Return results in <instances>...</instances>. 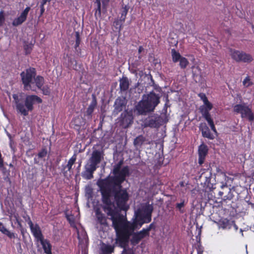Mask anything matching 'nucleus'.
Here are the masks:
<instances>
[{"mask_svg":"<svg viewBox=\"0 0 254 254\" xmlns=\"http://www.w3.org/2000/svg\"><path fill=\"white\" fill-rule=\"evenodd\" d=\"M123 163L124 160H120L114 166L112 170L114 176L99 179L97 182L101 194L102 201L105 205L103 210L108 216H111L112 222L113 217L117 219L119 215H122L120 213L121 211L126 213L129 207L127 204L129 194L122 185L126 177L129 175V169L127 166L122 168Z\"/></svg>","mask_w":254,"mask_h":254,"instance_id":"f257e3e1","label":"nucleus"},{"mask_svg":"<svg viewBox=\"0 0 254 254\" xmlns=\"http://www.w3.org/2000/svg\"><path fill=\"white\" fill-rule=\"evenodd\" d=\"M117 219L113 217V227L117 235V242L122 248H126L128 244L130 237L136 229H139L143 224L148 223L147 219L141 210L135 211L132 222L127 220L125 215H119Z\"/></svg>","mask_w":254,"mask_h":254,"instance_id":"f03ea898","label":"nucleus"},{"mask_svg":"<svg viewBox=\"0 0 254 254\" xmlns=\"http://www.w3.org/2000/svg\"><path fill=\"white\" fill-rule=\"evenodd\" d=\"M35 68L30 67L22 71L20 74L24 90L36 92L37 88L41 91L44 95L50 96L51 90L48 85H45V79L41 75H36Z\"/></svg>","mask_w":254,"mask_h":254,"instance_id":"7ed1b4c3","label":"nucleus"},{"mask_svg":"<svg viewBox=\"0 0 254 254\" xmlns=\"http://www.w3.org/2000/svg\"><path fill=\"white\" fill-rule=\"evenodd\" d=\"M19 96L18 94L12 95L17 112L24 116L28 115L29 111L31 112L33 110L34 104H41L43 102L40 97L33 94L27 95L23 103L22 99Z\"/></svg>","mask_w":254,"mask_h":254,"instance_id":"20e7f679","label":"nucleus"},{"mask_svg":"<svg viewBox=\"0 0 254 254\" xmlns=\"http://www.w3.org/2000/svg\"><path fill=\"white\" fill-rule=\"evenodd\" d=\"M233 111L236 114H240L242 119H246L249 122L254 121V113L251 107L247 103L238 104L233 107Z\"/></svg>","mask_w":254,"mask_h":254,"instance_id":"39448f33","label":"nucleus"},{"mask_svg":"<svg viewBox=\"0 0 254 254\" xmlns=\"http://www.w3.org/2000/svg\"><path fill=\"white\" fill-rule=\"evenodd\" d=\"M229 52L231 58L237 63H250L253 61V58L251 54L243 51L230 48Z\"/></svg>","mask_w":254,"mask_h":254,"instance_id":"423d86ee","label":"nucleus"},{"mask_svg":"<svg viewBox=\"0 0 254 254\" xmlns=\"http://www.w3.org/2000/svg\"><path fill=\"white\" fill-rule=\"evenodd\" d=\"M165 118L158 115L149 116L144 121V127L151 128L159 127L166 123Z\"/></svg>","mask_w":254,"mask_h":254,"instance_id":"0eeeda50","label":"nucleus"},{"mask_svg":"<svg viewBox=\"0 0 254 254\" xmlns=\"http://www.w3.org/2000/svg\"><path fill=\"white\" fill-rule=\"evenodd\" d=\"M133 117L132 111L125 110L119 118L120 125L124 128L128 127L132 123Z\"/></svg>","mask_w":254,"mask_h":254,"instance_id":"6e6552de","label":"nucleus"},{"mask_svg":"<svg viewBox=\"0 0 254 254\" xmlns=\"http://www.w3.org/2000/svg\"><path fill=\"white\" fill-rule=\"evenodd\" d=\"M135 109L137 111L139 115H144L148 113L154 111L151 106L142 98L135 106Z\"/></svg>","mask_w":254,"mask_h":254,"instance_id":"1a4fd4ad","label":"nucleus"},{"mask_svg":"<svg viewBox=\"0 0 254 254\" xmlns=\"http://www.w3.org/2000/svg\"><path fill=\"white\" fill-rule=\"evenodd\" d=\"M199 180L201 184L203 185L205 190L208 189L211 190L215 189L213 187V184L211 183V174L209 171L202 173L199 177Z\"/></svg>","mask_w":254,"mask_h":254,"instance_id":"9d476101","label":"nucleus"},{"mask_svg":"<svg viewBox=\"0 0 254 254\" xmlns=\"http://www.w3.org/2000/svg\"><path fill=\"white\" fill-rule=\"evenodd\" d=\"M143 98L154 110L160 103V97L153 91L150 92L146 95H143Z\"/></svg>","mask_w":254,"mask_h":254,"instance_id":"9b49d317","label":"nucleus"},{"mask_svg":"<svg viewBox=\"0 0 254 254\" xmlns=\"http://www.w3.org/2000/svg\"><path fill=\"white\" fill-rule=\"evenodd\" d=\"M31 8L29 6H27L23 11L21 13L19 16L15 18L12 22V25L13 26H18L19 25H21L23 22H24L27 17L28 13L30 10Z\"/></svg>","mask_w":254,"mask_h":254,"instance_id":"f8f14e48","label":"nucleus"},{"mask_svg":"<svg viewBox=\"0 0 254 254\" xmlns=\"http://www.w3.org/2000/svg\"><path fill=\"white\" fill-rule=\"evenodd\" d=\"M31 232L36 242H39V241L44 239V237L42 234L41 229L38 224H31L29 226Z\"/></svg>","mask_w":254,"mask_h":254,"instance_id":"ddd939ff","label":"nucleus"},{"mask_svg":"<svg viewBox=\"0 0 254 254\" xmlns=\"http://www.w3.org/2000/svg\"><path fill=\"white\" fill-rule=\"evenodd\" d=\"M144 231L142 229L139 232L136 233L133 232L132 233V234L131 235L132 236V237L130 240L131 245L136 246L140 242L142 239L146 237H148V236Z\"/></svg>","mask_w":254,"mask_h":254,"instance_id":"4468645a","label":"nucleus"},{"mask_svg":"<svg viewBox=\"0 0 254 254\" xmlns=\"http://www.w3.org/2000/svg\"><path fill=\"white\" fill-rule=\"evenodd\" d=\"M92 149L93 151L90 159H103L104 155V149L101 144L95 145Z\"/></svg>","mask_w":254,"mask_h":254,"instance_id":"2eb2a0df","label":"nucleus"},{"mask_svg":"<svg viewBox=\"0 0 254 254\" xmlns=\"http://www.w3.org/2000/svg\"><path fill=\"white\" fill-rule=\"evenodd\" d=\"M212 103L204 104L200 106L199 112L206 121L211 118L209 111L212 110Z\"/></svg>","mask_w":254,"mask_h":254,"instance_id":"dca6fc26","label":"nucleus"},{"mask_svg":"<svg viewBox=\"0 0 254 254\" xmlns=\"http://www.w3.org/2000/svg\"><path fill=\"white\" fill-rule=\"evenodd\" d=\"M75 161L76 160H68L67 164L63 165V172L64 177H70L73 174L72 166L75 164Z\"/></svg>","mask_w":254,"mask_h":254,"instance_id":"f3484780","label":"nucleus"},{"mask_svg":"<svg viewBox=\"0 0 254 254\" xmlns=\"http://www.w3.org/2000/svg\"><path fill=\"white\" fill-rule=\"evenodd\" d=\"M199 129L201 131L202 135L203 137L208 138L209 139H213L214 136L210 131L208 127L204 123L200 124Z\"/></svg>","mask_w":254,"mask_h":254,"instance_id":"a211bd4d","label":"nucleus"},{"mask_svg":"<svg viewBox=\"0 0 254 254\" xmlns=\"http://www.w3.org/2000/svg\"><path fill=\"white\" fill-rule=\"evenodd\" d=\"M95 215L98 223L103 227H108L109 225L107 221V218L99 209H97L95 210Z\"/></svg>","mask_w":254,"mask_h":254,"instance_id":"6ab92c4d","label":"nucleus"},{"mask_svg":"<svg viewBox=\"0 0 254 254\" xmlns=\"http://www.w3.org/2000/svg\"><path fill=\"white\" fill-rule=\"evenodd\" d=\"M126 106V102L125 99L118 97L115 102L114 112L117 114L123 111Z\"/></svg>","mask_w":254,"mask_h":254,"instance_id":"aec40b11","label":"nucleus"},{"mask_svg":"<svg viewBox=\"0 0 254 254\" xmlns=\"http://www.w3.org/2000/svg\"><path fill=\"white\" fill-rule=\"evenodd\" d=\"M142 213L145 216L146 218L147 219L148 222H151L152 213L153 211V206L152 204H148L146 205L143 208Z\"/></svg>","mask_w":254,"mask_h":254,"instance_id":"412c9836","label":"nucleus"},{"mask_svg":"<svg viewBox=\"0 0 254 254\" xmlns=\"http://www.w3.org/2000/svg\"><path fill=\"white\" fill-rule=\"evenodd\" d=\"M39 242H40L42 248L44 250V253L46 254H52V246L50 243V241L47 239H43Z\"/></svg>","mask_w":254,"mask_h":254,"instance_id":"4be33fe9","label":"nucleus"},{"mask_svg":"<svg viewBox=\"0 0 254 254\" xmlns=\"http://www.w3.org/2000/svg\"><path fill=\"white\" fill-rule=\"evenodd\" d=\"M101 160H91L90 164H87L86 165L85 168L88 169V172L91 175V173L96 170L97 165L100 162Z\"/></svg>","mask_w":254,"mask_h":254,"instance_id":"5701e85b","label":"nucleus"},{"mask_svg":"<svg viewBox=\"0 0 254 254\" xmlns=\"http://www.w3.org/2000/svg\"><path fill=\"white\" fill-rule=\"evenodd\" d=\"M129 81L127 77H123L120 80V88L121 91H126L129 87Z\"/></svg>","mask_w":254,"mask_h":254,"instance_id":"b1692460","label":"nucleus"},{"mask_svg":"<svg viewBox=\"0 0 254 254\" xmlns=\"http://www.w3.org/2000/svg\"><path fill=\"white\" fill-rule=\"evenodd\" d=\"M113 245L103 244L101 247L102 254H111L114 252Z\"/></svg>","mask_w":254,"mask_h":254,"instance_id":"393cba45","label":"nucleus"},{"mask_svg":"<svg viewBox=\"0 0 254 254\" xmlns=\"http://www.w3.org/2000/svg\"><path fill=\"white\" fill-rule=\"evenodd\" d=\"M207 152V146L204 144H201L198 148L199 159H204Z\"/></svg>","mask_w":254,"mask_h":254,"instance_id":"a878e982","label":"nucleus"},{"mask_svg":"<svg viewBox=\"0 0 254 254\" xmlns=\"http://www.w3.org/2000/svg\"><path fill=\"white\" fill-rule=\"evenodd\" d=\"M96 104L97 103L96 100H93L89 105V107L87 108L86 111V115L88 118H91L92 114L94 112L95 108L96 106Z\"/></svg>","mask_w":254,"mask_h":254,"instance_id":"bb28decb","label":"nucleus"},{"mask_svg":"<svg viewBox=\"0 0 254 254\" xmlns=\"http://www.w3.org/2000/svg\"><path fill=\"white\" fill-rule=\"evenodd\" d=\"M71 123L72 125L74 126V128L79 129L84 122L81 117L77 116L72 120Z\"/></svg>","mask_w":254,"mask_h":254,"instance_id":"cd10ccee","label":"nucleus"},{"mask_svg":"<svg viewBox=\"0 0 254 254\" xmlns=\"http://www.w3.org/2000/svg\"><path fill=\"white\" fill-rule=\"evenodd\" d=\"M145 141V138L142 135L137 136L133 141L134 145L136 147H140Z\"/></svg>","mask_w":254,"mask_h":254,"instance_id":"c85d7f7f","label":"nucleus"},{"mask_svg":"<svg viewBox=\"0 0 254 254\" xmlns=\"http://www.w3.org/2000/svg\"><path fill=\"white\" fill-rule=\"evenodd\" d=\"M171 56L172 61L174 63H177L183 57L180 53L177 51L175 49H171Z\"/></svg>","mask_w":254,"mask_h":254,"instance_id":"c756f323","label":"nucleus"},{"mask_svg":"<svg viewBox=\"0 0 254 254\" xmlns=\"http://www.w3.org/2000/svg\"><path fill=\"white\" fill-rule=\"evenodd\" d=\"M221 190L218 192L219 196L223 198V196L228 192H230L231 189L227 185H223L221 186Z\"/></svg>","mask_w":254,"mask_h":254,"instance_id":"7c9ffc66","label":"nucleus"},{"mask_svg":"<svg viewBox=\"0 0 254 254\" xmlns=\"http://www.w3.org/2000/svg\"><path fill=\"white\" fill-rule=\"evenodd\" d=\"M33 46H34V45L33 44H32L31 43H29L28 42L27 43L24 42V44L23 45V49H24V51L25 52V55H28L31 53V52L33 50Z\"/></svg>","mask_w":254,"mask_h":254,"instance_id":"2f4dec72","label":"nucleus"},{"mask_svg":"<svg viewBox=\"0 0 254 254\" xmlns=\"http://www.w3.org/2000/svg\"><path fill=\"white\" fill-rule=\"evenodd\" d=\"M179 65L181 68L185 69L188 65L189 62L188 59L185 57H182L179 61Z\"/></svg>","mask_w":254,"mask_h":254,"instance_id":"473e14b6","label":"nucleus"},{"mask_svg":"<svg viewBox=\"0 0 254 254\" xmlns=\"http://www.w3.org/2000/svg\"><path fill=\"white\" fill-rule=\"evenodd\" d=\"M192 74L194 77H197L198 76H201V69L198 66H197L196 67L193 66L192 67Z\"/></svg>","mask_w":254,"mask_h":254,"instance_id":"72a5a7b5","label":"nucleus"},{"mask_svg":"<svg viewBox=\"0 0 254 254\" xmlns=\"http://www.w3.org/2000/svg\"><path fill=\"white\" fill-rule=\"evenodd\" d=\"M123 20H121V19L120 20L117 19L115 20L113 22V26L116 28V29H118L119 31L121 30L122 26L123 25Z\"/></svg>","mask_w":254,"mask_h":254,"instance_id":"f704fd0d","label":"nucleus"},{"mask_svg":"<svg viewBox=\"0 0 254 254\" xmlns=\"http://www.w3.org/2000/svg\"><path fill=\"white\" fill-rule=\"evenodd\" d=\"M243 85L246 87H248L249 86H252L253 84V83L251 81L250 77L249 76H247L243 81Z\"/></svg>","mask_w":254,"mask_h":254,"instance_id":"c9c22d12","label":"nucleus"},{"mask_svg":"<svg viewBox=\"0 0 254 254\" xmlns=\"http://www.w3.org/2000/svg\"><path fill=\"white\" fill-rule=\"evenodd\" d=\"M75 44L74 45V49L75 50H76L77 48L79 47L80 43V41H81L80 34H79V32H77V31L75 32Z\"/></svg>","mask_w":254,"mask_h":254,"instance_id":"e433bc0d","label":"nucleus"},{"mask_svg":"<svg viewBox=\"0 0 254 254\" xmlns=\"http://www.w3.org/2000/svg\"><path fill=\"white\" fill-rule=\"evenodd\" d=\"M198 96L203 101L204 104H208L211 103L208 100L206 95L203 93H200L198 94Z\"/></svg>","mask_w":254,"mask_h":254,"instance_id":"4c0bfd02","label":"nucleus"},{"mask_svg":"<svg viewBox=\"0 0 254 254\" xmlns=\"http://www.w3.org/2000/svg\"><path fill=\"white\" fill-rule=\"evenodd\" d=\"M155 226L154 224V223H151L146 228H143L142 229L143 230H144L145 234L149 236V231L152 229H155Z\"/></svg>","mask_w":254,"mask_h":254,"instance_id":"58836bf2","label":"nucleus"},{"mask_svg":"<svg viewBox=\"0 0 254 254\" xmlns=\"http://www.w3.org/2000/svg\"><path fill=\"white\" fill-rule=\"evenodd\" d=\"M220 227L223 229H226L229 225V220L225 219L219 221Z\"/></svg>","mask_w":254,"mask_h":254,"instance_id":"ea45409f","label":"nucleus"},{"mask_svg":"<svg viewBox=\"0 0 254 254\" xmlns=\"http://www.w3.org/2000/svg\"><path fill=\"white\" fill-rule=\"evenodd\" d=\"M127 12H128V9L127 8V6H125V7L124 8L123 10L122 11V12L121 13V18H120V19H121V20H123V21H125V19L126 18V15L127 13Z\"/></svg>","mask_w":254,"mask_h":254,"instance_id":"a19ab883","label":"nucleus"},{"mask_svg":"<svg viewBox=\"0 0 254 254\" xmlns=\"http://www.w3.org/2000/svg\"><path fill=\"white\" fill-rule=\"evenodd\" d=\"M234 197V195L233 194L231 190H230V192H228L225 195L223 196V198L222 199L224 200H230L233 199Z\"/></svg>","mask_w":254,"mask_h":254,"instance_id":"79ce46f5","label":"nucleus"},{"mask_svg":"<svg viewBox=\"0 0 254 254\" xmlns=\"http://www.w3.org/2000/svg\"><path fill=\"white\" fill-rule=\"evenodd\" d=\"M206 121L207 122L208 124L210 126V127L211 130L213 131H214V132H217L216 129L215 128V125H214V124L212 119L211 118L210 119H208V120H206Z\"/></svg>","mask_w":254,"mask_h":254,"instance_id":"37998d69","label":"nucleus"},{"mask_svg":"<svg viewBox=\"0 0 254 254\" xmlns=\"http://www.w3.org/2000/svg\"><path fill=\"white\" fill-rule=\"evenodd\" d=\"M22 217L25 220V221L27 222L29 226L31 225V224H33V222L31 221L30 216L27 214V212L26 211H25L24 214L22 215Z\"/></svg>","mask_w":254,"mask_h":254,"instance_id":"c03bdc74","label":"nucleus"},{"mask_svg":"<svg viewBox=\"0 0 254 254\" xmlns=\"http://www.w3.org/2000/svg\"><path fill=\"white\" fill-rule=\"evenodd\" d=\"M82 177L87 179H91L93 177V173L90 175L88 172V169H86V170L82 174Z\"/></svg>","mask_w":254,"mask_h":254,"instance_id":"a18cd8bd","label":"nucleus"},{"mask_svg":"<svg viewBox=\"0 0 254 254\" xmlns=\"http://www.w3.org/2000/svg\"><path fill=\"white\" fill-rule=\"evenodd\" d=\"M47 154V150L46 147L42 148L41 150L38 153V156L40 158L45 157Z\"/></svg>","mask_w":254,"mask_h":254,"instance_id":"49530a36","label":"nucleus"},{"mask_svg":"<svg viewBox=\"0 0 254 254\" xmlns=\"http://www.w3.org/2000/svg\"><path fill=\"white\" fill-rule=\"evenodd\" d=\"M185 206V200H183L181 203H178L176 205V208L178 209L181 212H183L182 208Z\"/></svg>","mask_w":254,"mask_h":254,"instance_id":"de8ad7c7","label":"nucleus"},{"mask_svg":"<svg viewBox=\"0 0 254 254\" xmlns=\"http://www.w3.org/2000/svg\"><path fill=\"white\" fill-rule=\"evenodd\" d=\"M4 21H5V17H4V11L3 10H1L0 11V27L2 26Z\"/></svg>","mask_w":254,"mask_h":254,"instance_id":"09e8293b","label":"nucleus"},{"mask_svg":"<svg viewBox=\"0 0 254 254\" xmlns=\"http://www.w3.org/2000/svg\"><path fill=\"white\" fill-rule=\"evenodd\" d=\"M4 234L6 235L7 236H8L10 239H11V238H15V234L13 233L10 232L8 230H7L5 231V232L4 233Z\"/></svg>","mask_w":254,"mask_h":254,"instance_id":"8fccbe9b","label":"nucleus"},{"mask_svg":"<svg viewBox=\"0 0 254 254\" xmlns=\"http://www.w3.org/2000/svg\"><path fill=\"white\" fill-rule=\"evenodd\" d=\"M65 217L67 219V220L70 223H73L74 222V219H73V216L72 215H69L68 214H66L65 215Z\"/></svg>","mask_w":254,"mask_h":254,"instance_id":"3c124183","label":"nucleus"},{"mask_svg":"<svg viewBox=\"0 0 254 254\" xmlns=\"http://www.w3.org/2000/svg\"><path fill=\"white\" fill-rule=\"evenodd\" d=\"M7 229L4 227L3 224L0 222V231L3 234Z\"/></svg>","mask_w":254,"mask_h":254,"instance_id":"603ef678","label":"nucleus"},{"mask_svg":"<svg viewBox=\"0 0 254 254\" xmlns=\"http://www.w3.org/2000/svg\"><path fill=\"white\" fill-rule=\"evenodd\" d=\"M40 17H41L43 15V13H44L45 9L44 7V5H40Z\"/></svg>","mask_w":254,"mask_h":254,"instance_id":"864d4df0","label":"nucleus"},{"mask_svg":"<svg viewBox=\"0 0 254 254\" xmlns=\"http://www.w3.org/2000/svg\"><path fill=\"white\" fill-rule=\"evenodd\" d=\"M96 2L97 4V10H98L99 13H101V2L100 0H97Z\"/></svg>","mask_w":254,"mask_h":254,"instance_id":"5fc2aeb1","label":"nucleus"},{"mask_svg":"<svg viewBox=\"0 0 254 254\" xmlns=\"http://www.w3.org/2000/svg\"><path fill=\"white\" fill-rule=\"evenodd\" d=\"M13 217L14 218L16 222H18V221L19 220V216L18 214H14L13 216Z\"/></svg>","mask_w":254,"mask_h":254,"instance_id":"6e6d98bb","label":"nucleus"},{"mask_svg":"<svg viewBox=\"0 0 254 254\" xmlns=\"http://www.w3.org/2000/svg\"><path fill=\"white\" fill-rule=\"evenodd\" d=\"M48 1H50V0H41L40 5H45Z\"/></svg>","mask_w":254,"mask_h":254,"instance_id":"4d7b16f0","label":"nucleus"},{"mask_svg":"<svg viewBox=\"0 0 254 254\" xmlns=\"http://www.w3.org/2000/svg\"><path fill=\"white\" fill-rule=\"evenodd\" d=\"M110 0H102V4L103 5H106L108 4Z\"/></svg>","mask_w":254,"mask_h":254,"instance_id":"13d9d810","label":"nucleus"},{"mask_svg":"<svg viewBox=\"0 0 254 254\" xmlns=\"http://www.w3.org/2000/svg\"><path fill=\"white\" fill-rule=\"evenodd\" d=\"M3 167V160H0V169Z\"/></svg>","mask_w":254,"mask_h":254,"instance_id":"bf43d9fd","label":"nucleus"},{"mask_svg":"<svg viewBox=\"0 0 254 254\" xmlns=\"http://www.w3.org/2000/svg\"><path fill=\"white\" fill-rule=\"evenodd\" d=\"M143 48L142 46H139L138 48V53H141L143 50Z\"/></svg>","mask_w":254,"mask_h":254,"instance_id":"052dcab7","label":"nucleus"},{"mask_svg":"<svg viewBox=\"0 0 254 254\" xmlns=\"http://www.w3.org/2000/svg\"><path fill=\"white\" fill-rule=\"evenodd\" d=\"M179 185L181 187H184L185 186V183L184 182L182 181L179 183Z\"/></svg>","mask_w":254,"mask_h":254,"instance_id":"680f3d73","label":"nucleus"},{"mask_svg":"<svg viewBox=\"0 0 254 254\" xmlns=\"http://www.w3.org/2000/svg\"><path fill=\"white\" fill-rule=\"evenodd\" d=\"M204 162V160H198V163L200 165H202Z\"/></svg>","mask_w":254,"mask_h":254,"instance_id":"e2e57ef3","label":"nucleus"},{"mask_svg":"<svg viewBox=\"0 0 254 254\" xmlns=\"http://www.w3.org/2000/svg\"><path fill=\"white\" fill-rule=\"evenodd\" d=\"M16 222L17 223L19 227H22V225H21V221H20L19 220L18 221V222Z\"/></svg>","mask_w":254,"mask_h":254,"instance_id":"0e129e2a","label":"nucleus"},{"mask_svg":"<svg viewBox=\"0 0 254 254\" xmlns=\"http://www.w3.org/2000/svg\"><path fill=\"white\" fill-rule=\"evenodd\" d=\"M150 77H151V82L153 83V84H154V81L152 78V76L150 75Z\"/></svg>","mask_w":254,"mask_h":254,"instance_id":"69168bd1","label":"nucleus"},{"mask_svg":"<svg viewBox=\"0 0 254 254\" xmlns=\"http://www.w3.org/2000/svg\"><path fill=\"white\" fill-rule=\"evenodd\" d=\"M81 161H80L78 162V167H77V169L79 168L80 167V166H81Z\"/></svg>","mask_w":254,"mask_h":254,"instance_id":"338daca9","label":"nucleus"},{"mask_svg":"<svg viewBox=\"0 0 254 254\" xmlns=\"http://www.w3.org/2000/svg\"><path fill=\"white\" fill-rule=\"evenodd\" d=\"M21 234L23 236H24V230H23V229H21Z\"/></svg>","mask_w":254,"mask_h":254,"instance_id":"774afa93","label":"nucleus"}]
</instances>
